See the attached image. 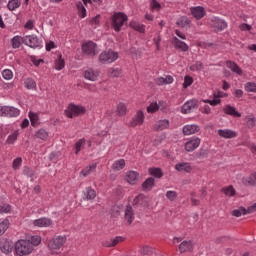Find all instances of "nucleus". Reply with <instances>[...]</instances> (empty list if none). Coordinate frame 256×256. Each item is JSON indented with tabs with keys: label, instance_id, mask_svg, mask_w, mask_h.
<instances>
[{
	"label": "nucleus",
	"instance_id": "39448f33",
	"mask_svg": "<svg viewBox=\"0 0 256 256\" xmlns=\"http://www.w3.org/2000/svg\"><path fill=\"white\" fill-rule=\"evenodd\" d=\"M65 115L69 119H73V117H79V115H85V107L70 104L67 110H65Z\"/></svg>",
	"mask_w": 256,
	"mask_h": 256
},
{
	"label": "nucleus",
	"instance_id": "f257e3e1",
	"mask_svg": "<svg viewBox=\"0 0 256 256\" xmlns=\"http://www.w3.org/2000/svg\"><path fill=\"white\" fill-rule=\"evenodd\" d=\"M127 21H129L127 14L123 12H115L111 16V27L116 33H119L121 31V27H123Z\"/></svg>",
	"mask_w": 256,
	"mask_h": 256
},
{
	"label": "nucleus",
	"instance_id": "a878e982",
	"mask_svg": "<svg viewBox=\"0 0 256 256\" xmlns=\"http://www.w3.org/2000/svg\"><path fill=\"white\" fill-rule=\"evenodd\" d=\"M133 207H147V197L139 194L133 200Z\"/></svg>",
	"mask_w": 256,
	"mask_h": 256
},
{
	"label": "nucleus",
	"instance_id": "6e6d98bb",
	"mask_svg": "<svg viewBox=\"0 0 256 256\" xmlns=\"http://www.w3.org/2000/svg\"><path fill=\"white\" fill-rule=\"evenodd\" d=\"M36 137L38 139H42V141H45L49 137V133L45 129H40L36 132Z\"/></svg>",
	"mask_w": 256,
	"mask_h": 256
},
{
	"label": "nucleus",
	"instance_id": "473e14b6",
	"mask_svg": "<svg viewBox=\"0 0 256 256\" xmlns=\"http://www.w3.org/2000/svg\"><path fill=\"white\" fill-rule=\"evenodd\" d=\"M96 169H97V163L91 164L85 167L84 169H82V171L80 172V175H82L83 177H88V175H91L94 171H96Z\"/></svg>",
	"mask_w": 256,
	"mask_h": 256
},
{
	"label": "nucleus",
	"instance_id": "e433bc0d",
	"mask_svg": "<svg viewBox=\"0 0 256 256\" xmlns=\"http://www.w3.org/2000/svg\"><path fill=\"white\" fill-rule=\"evenodd\" d=\"M29 119L32 127H39V114L30 111Z\"/></svg>",
	"mask_w": 256,
	"mask_h": 256
},
{
	"label": "nucleus",
	"instance_id": "7c9ffc66",
	"mask_svg": "<svg viewBox=\"0 0 256 256\" xmlns=\"http://www.w3.org/2000/svg\"><path fill=\"white\" fill-rule=\"evenodd\" d=\"M223 112L226 114V115H231V117H241V113H239L237 111V109L231 105H226L224 108H223Z\"/></svg>",
	"mask_w": 256,
	"mask_h": 256
},
{
	"label": "nucleus",
	"instance_id": "20e7f679",
	"mask_svg": "<svg viewBox=\"0 0 256 256\" xmlns=\"http://www.w3.org/2000/svg\"><path fill=\"white\" fill-rule=\"evenodd\" d=\"M24 45L30 47L31 49H42L43 40H41L37 35H26L24 36Z\"/></svg>",
	"mask_w": 256,
	"mask_h": 256
},
{
	"label": "nucleus",
	"instance_id": "0e129e2a",
	"mask_svg": "<svg viewBox=\"0 0 256 256\" xmlns=\"http://www.w3.org/2000/svg\"><path fill=\"white\" fill-rule=\"evenodd\" d=\"M178 194L176 191H167L166 192V199H168L169 201H175V199H177Z\"/></svg>",
	"mask_w": 256,
	"mask_h": 256
},
{
	"label": "nucleus",
	"instance_id": "603ef678",
	"mask_svg": "<svg viewBox=\"0 0 256 256\" xmlns=\"http://www.w3.org/2000/svg\"><path fill=\"white\" fill-rule=\"evenodd\" d=\"M21 165H23V158L17 157L13 160L12 168L14 169V171H17L21 169Z\"/></svg>",
	"mask_w": 256,
	"mask_h": 256
},
{
	"label": "nucleus",
	"instance_id": "052dcab7",
	"mask_svg": "<svg viewBox=\"0 0 256 256\" xmlns=\"http://www.w3.org/2000/svg\"><path fill=\"white\" fill-rule=\"evenodd\" d=\"M192 85H193V77L185 76L184 83H183V89H187L188 87H191Z\"/></svg>",
	"mask_w": 256,
	"mask_h": 256
},
{
	"label": "nucleus",
	"instance_id": "680f3d73",
	"mask_svg": "<svg viewBox=\"0 0 256 256\" xmlns=\"http://www.w3.org/2000/svg\"><path fill=\"white\" fill-rule=\"evenodd\" d=\"M2 77L3 79H6V81H9L13 79V72L9 69H5L2 71Z\"/></svg>",
	"mask_w": 256,
	"mask_h": 256
},
{
	"label": "nucleus",
	"instance_id": "f8f14e48",
	"mask_svg": "<svg viewBox=\"0 0 256 256\" xmlns=\"http://www.w3.org/2000/svg\"><path fill=\"white\" fill-rule=\"evenodd\" d=\"M190 13L194 18H196L197 21H201V19L207 15V12L203 6L191 7Z\"/></svg>",
	"mask_w": 256,
	"mask_h": 256
},
{
	"label": "nucleus",
	"instance_id": "f704fd0d",
	"mask_svg": "<svg viewBox=\"0 0 256 256\" xmlns=\"http://www.w3.org/2000/svg\"><path fill=\"white\" fill-rule=\"evenodd\" d=\"M213 27L215 31H224V29H227V22L221 19L215 20Z\"/></svg>",
	"mask_w": 256,
	"mask_h": 256
},
{
	"label": "nucleus",
	"instance_id": "3c124183",
	"mask_svg": "<svg viewBox=\"0 0 256 256\" xmlns=\"http://www.w3.org/2000/svg\"><path fill=\"white\" fill-rule=\"evenodd\" d=\"M190 71H203L204 65L201 61H196L189 67Z\"/></svg>",
	"mask_w": 256,
	"mask_h": 256
},
{
	"label": "nucleus",
	"instance_id": "dca6fc26",
	"mask_svg": "<svg viewBox=\"0 0 256 256\" xmlns=\"http://www.w3.org/2000/svg\"><path fill=\"white\" fill-rule=\"evenodd\" d=\"M82 195L84 201H93L97 197V191L93 187L88 186L83 190Z\"/></svg>",
	"mask_w": 256,
	"mask_h": 256
},
{
	"label": "nucleus",
	"instance_id": "4c0bfd02",
	"mask_svg": "<svg viewBox=\"0 0 256 256\" xmlns=\"http://www.w3.org/2000/svg\"><path fill=\"white\" fill-rule=\"evenodd\" d=\"M221 192L224 193V195H227L228 197H235V195L237 193V191L235 190L233 185L222 188Z\"/></svg>",
	"mask_w": 256,
	"mask_h": 256
},
{
	"label": "nucleus",
	"instance_id": "c85d7f7f",
	"mask_svg": "<svg viewBox=\"0 0 256 256\" xmlns=\"http://www.w3.org/2000/svg\"><path fill=\"white\" fill-rule=\"evenodd\" d=\"M52 223L51 219L45 217L33 221L34 227H51Z\"/></svg>",
	"mask_w": 256,
	"mask_h": 256
},
{
	"label": "nucleus",
	"instance_id": "49530a36",
	"mask_svg": "<svg viewBox=\"0 0 256 256\" xmlns=\"http://www.w3.org/2000/svg\"><path fill=\"white\" fill-rule=\"evenodd\" d=\"M117 113L120 117L127 115V106L125 105V103L120 102L117 105Z\"/></svg>",
	"mask_w": 256,
	"mask_h": 256
},
{
	"label": "nucleus",
	"instance_id": "2f4dec72",
	"mask_svg": "<svg viewBox=\"0 0 256 256\" xmlns=\"http://www.w3.org/2000/svg\"><path fill=\"white\" fill-rule=\"evenodd\" d=\"M129 27L131 29H134V31H137L138 33H145V24H141L135 20H132L130 23H129Z\"/></svg>",
	"mask_w": 256,
	"mask_h": 256
},
{
	"label": "nucleus",
	"instance_id": "c03bdc74",
	"mask_svg": "<svg viewBox=\"0 0 256 256\" xmlns=\"http://www.w3.org/2000/svg\"><path fill=\"white\" fill-rule=\"evenodd\" d=\"M149 174L156 179H161L163 177V170L161 168H149Z\"/></svg>",
	"mask_w": 256,
	"mask_h": 256
},
{
	"label": "nucleus",
	"instance_id": "4be33fe9",
	"mask_svg": "<svg viewBox=\"0 0 256 256\" xmlns=\"http://www.w3.org/2000/svg\"><path fill=\"white\" fill-rule=\"evenodd\" d=\"M99 77V70H94L93 68H89L84 71V78L88 81H97Z\"/></svg>",
	"mask_w": 256,
	"mask_h": 256
},
{
	"label": "nucleus",
	"instance_id": "f3484780",
	"mask_svg": "<svg viewBox=\"0 0 256 256\" xmlns=\"http://www.w3.org/2000/svg\"><path fill=\"white\" fill-rule=\"evenodd\" d=\"M172 45L175 49L183 51L184 53L189 51V45H187V43H185L184 41L179 40L177 36H174L172 38Z\"/></svg>",
	"mask_w": 256,
	"mask_h": 256
},
{
	"label": "nucleus",
	"instance_id": "393cba45",
	"mask_svg": "<svg viewBox=\"0 0 256 256\" xmlns=\"http://www.w3.org/2000/svg\"><path fill=\"white\" fill-rule=\"evenodd\" d=\"M124 219L127 221L128 225H131L135 220V213L133 212V207L131 205L126 206Z\"/></svg>",
	"mask_w": 256,
	"mask_h": 256
},
{
	"label": "nucleus",
	"instance_id": "ddd939ff",
	"mask_svg": "<svg viewBox=\"0 0 256 256\" xmlns=\"http://www.w3.org/2000/svg\"><path fill=\"white\" fill-rule=\"evenodd\" d=\"M0 251L5 255H9L13 251V242L7 238H0Z\"/></svg>",
	"mask_w": 256,
	"mask_h": 256
},
{
	"label": "nucleus",
	"instance_id": "a18cd8bd",
	"mask_svg": "<svg viewBox=\"0 0 256 256\" xmlns=\"http://www.w3.org/2000/svg\"><path fill=\"white\" fill-rule=\"evenodd\" d=\"M26 89H37V82L33 78H26L24 81Z\"/></svg>",
	"mask_w": 256,
	"mask_h": 256
},
{
	"label": "nucleus",
	"instance_id": "de8ad7c7",
	"mask_svg": "<svg viewBox=\"0 0 256 256\" xmlns=\"http://www.w3.org/2000/svg\"><path fill=\"white\" fill-rule=\"evenodd\" d=\"M19 137V131H14L12 134H10L6 140V143L8 145H13L17 141V138Z\"/></svg>",
	"mask_w": 256,
	"mask_h": 256
},
{
	"label": "nucleus",
	"instance_id": "2eb2a0df",
	"mask_svg": "<svg viewBox=\"0 0 256 256\" xmlns=\"http://www.w3.org/2000/svg\"><path fill=\"white\" fill-rule=\"evenodd\" d=\"M201 131V127L197 124H187L182 128L183 135H195V133H199Z\"/></svg>",
	"mask_w": 256,
	"mask_h": 256
},
{
	"label": "nucleus",
	"instance_id": "864d4df0",
	"mask_svg": "<svg viewBox=\"0 0 256 256\" xmlns=\"http://www.w3.org/2000/svg\"><path fill=\"white\" fill-rule=\"evenodd\" d=\"M233 217H241L242 215H247V209L245 207H240L232 211Z\"/></svg>",
	"mask_w": 256,
	"mask_h": 256
},
{
	"label": "nucleus",
	"instance_id": "b1692460",
	"mask_svg": "<svg viewBox=\"0 0 256 256\" xmlns=\"http://www.w3.org/2000/svg\"><path fill=\"white\" fill-rule=\"evenodd\" d=\"M125 239L121 236H116L113 239L105 240L102 242L103 247H116V245H119V243H123Z\"/></svg>",
	"mask_w": 256,
	"mask_h": 256
},
{
	"label": "nucleus",
	"instance_id": "5701e85b",
	"mask_svg": "<svg viewBox=\"0 0 256 256\" xmlns=\"http://www.w3.org/2000/svg\"><path fill=\"white\" fill-rule=\"evenodd\" d=\"M12 49H19L21 45H25V36L16 35L11 41Z\"/></svg>",
	"mask_w": 256,
	"mask_h": 256
},
{
	"label": "nucleus",
	"instance_id": "f03ea898",
	"mask_svg": "<svg viewBox=\"0 0 256 256\" xmlns=\"http://www.w3.org/2000/svg\"><path fill=\"white\" fill-rule=\"evenodd\" d=\"M15 253L19 256L31 255L33 253V247L29 240H18L15 243Z\"/></svg>",
	"mask_w": 256,
	"mask_h": 256
},
{
	"label": "nucleus",
	"instance_id": "0eeeda50",
	"mask_svg": "<svg viewBox=\"0 0 256 256\" xmlns=\"http://www.w3.org/2000/svg\"><path fill=\"white\" fill-rule=\"evenodd\" d=\"M82 53L88 57H95L97 55V43L88 41L82 44Z\"/></svg>",
	"mask_w": 256,
	"mask_h": 256
},
{
	"label": "nucleus",
	"instance_id": "7ed1b4c3",
	"mask_svg": "<svg viewBox=\"0 0 256 256\" xmlns=\"http://www.w3.org/2000/svg\"><path fill=\"white\" fill-rule=\"evenodd\" d=\"M119 59V53L113 51L112 49L101 52L98 61L102 65H109L110 63H115Z\"/></svg>",
	"mask_w": 256,
	"mask_h": 256
},
{
	"label": "nucleus",
	"instance_id": "69168bd1",
	"mask_svg": "<svg viewBox=\"0 0 256 256\" xmlns=\"http://www.w3.org/2000/svg\"><path fill=\"white\" fill-rule=\"evenodd\" d=\"M30 243L32 247H37L41 245V237L40 236H32L30 239Z\"/></svg>",
	"mask_w": 256,
	"mask_h": 256
},
{
	"label": "nucleus",
	"instance_id": "aec40b11",
	"mask_svg": "<svg viewBox=\"0 0 256 256\" xmlns=\"http://www.w3.org/2000/svg\"><path fill=\"white\" fill-rule=\"evenodd\" d=\"M175 169L179 173H182V171H184V173H191V171H193V166H191V163L189 162H180L175 165Z\"/></svg>",
	"mask_w": 256,
	"mask_h": 256
},
{
	"label": "nucleus",
	"instance_id": "79ce46f5",
	"mask_svg": "<svg viewBox=\"0 0 256 256\" xmlns=\"http://www.w3.org/2000/svg\"><path fill=\"white\" fill-rule=\"evenodd\" d=\"M11 225V223L9 222V219H4L1 223H0V237L5 235V232L7 231V229H9V226Z\"/></svg>",
	"mask_w": 256,
	"mask_h": 256
},
{
	"label": "nucleus",
	"instance_id": "412c9836",
	"mask_svg": "<svg viewBox=\"0 0 256 256\" xmlns=\"http://www.w3.org/2000/svg\"><path fill=\"white\" fill-rule=\"evenodd\" d=\"M219 137H222V139H235L237 137V132L231 130V129H220L218 130Z\"/></svg>",
	"mask_w": 256,
	"mask_h": 256
},
{
	"label": "nucleus",
	"instance_id": "e2e57ef3",
	"mask_svg": "<svg viewBox=\"0 0 256 256\" xmlns=\"http://www.w3.org/2000/svg\"><path fill=\"white\" fill-rule=\"evenodd\" d=\"M158 109H159V104H157V102L151 103L147 107V113H157Z\"/></svg>",
	"mask_w": 256,
	"mask_h": 256
},
{
	"label": "nucleus",
	"instance_id": "6e6552de",
	"mask_svg": "<svg viewBox=\"0 0 256 256\" xmlns=\"http://www.w3.org/2000/svg\"><path fill=\"white\" fill-rule=\"evenodd\" d=\"M65 243H67L66 236H57L48 242V247L51 251H55L61 249Z\"/></svg>",
	"mask_w": 256,
	"mask_h": 256
},
{
	"label": "nucleus",
	"instance_id": "a211bd4d",
	"mask_svg": "<svg viewBox=\"0 0 256 256\" xmlns=\"http://www.w3.org/2000/svg\"><path fill=\"white\" fill-rule=\"evenodd\" d=\"M171 123L168 119L158 120L152 127L153 131H165V129H169Z\"/></svg>",
	"mask_w": 256,
	"mask_h": 256
},
{
	"label": "nucleus",
	"instance_id": "774afa93",
	"mask_svg": "<svg viewBox=\"0 0 256 256\" xmlns=\"http://www.w3.org/2000/svg\"><path fill=\"white\" fill-rule=\"evenodd\" d=\"M100 19H101V15L98 14L95 17L91 18L89 23L90 25H99V23H101Z\"/></svg>",
	"mask_w": 256,
	"mask_h": 256
},
{
	"label": "nucleus",
	"instance_id": "8fccbe9b",
	"mask_svg": "<svg viewBox=\"0 0 256 256\" xmlns=\"http://www.w3.org/2000/svg\"><path fill=\"white\" fill-rule=\"evenodd\" d=\"M23 175L29 177L30 179H33V177H35V170H33V168L29 166H24Z\"/></svg>",
	"mask_w": 256,
	"mask_h": 256
},
{
	"label": "nucleus",
	"instance_id": "bf43d9fd",
	"mask_svg": "<svg viewBox=\"0 0 256 256\" xmlns=\"http://www.w3.org/2000/svg\"><path fill=\"white\" fill-rule=\"evenodd\" d=\"M141 255H147V256H152L153 255V248L149 246H144L140 250Z\"/></svg>",
	"mask_w": 256,
	"mask_h": 256
},
{
	"label": "nucleus",
	"instance_id": "6ab92c4d",
	"mask_svg": "<svg viewBox=\"0 0 256 256\" xmlns=\"http://www.w3.org/2000/svg\"><path fill=\"white\" fill-rule=\"evenodd\" d=\"M226 67L228 69H230V71H232V73H236V75H240V76L243 75V69H241V67H239L237 62H235L233 60H227Z\"/></svg>",
	"mask_w": 256,
	"mask_h": 256
},
{
	"label": "nucleus",
	"instance_id": "13d9d810",
	"mask_svg": "<svg viewBox=\"0 0 256 256\" xmlns=\"http://www.w3.org/2000/svg\"><path fill=\"white\" fill-rule=\"evenodd\" d=\"M83 145H85V138H82L75 143V155H79V153L81 152V147H83Z\"/></svg>",
	"mask_w": 256,
	"mask_h": 256
},
{
	"label": "nucleus",
	"instance_id": "a19ab883",
	"mask_svg": "<svg viewBox=\"0 0 256 256\" xmlns=\"http://www.w3.org/2000/svg\"><path fill=\"white\" fill-rule=\"evenodd\" d=\"M202 103H208L212 107H217V105H221V100L217 97V94L214 93V99H202Z\"/></svg>",
	"mask_w": 256,
	"mask_h": 256
},
{
	"label": "nucleus",
	"instance_id": "37998d69",
	"mask_svg": "<svg viewBox=\"0 0 256 256\" xmlns=\"http://www.w3.org/2000/svg\"><path fill=\"white\" fill-rule=\"evenodd\" d=\"M55 69L57 71H61L62 69H65V60L63 59V55H59L58 59L55 61Z\"/></svg>",
	"mask_w": 256,
	"mask_h": 256
},
{
	"label": "nucleus",
	"instance_id": "72a5a7b5",
	"mask_svg": "<svg viewBox=\"0 0 256 256\" xmlns=\"http://www.w3.org/2000/svg\"><path fill=\"white\" fill-rule=\"evenodd\" d=\"M176 25L178 27H182V29L189 27L191 25V19H189L187 16H182L176 21Z\"/></svg>",
	"mask_w": 256,
	"mask_h": 256
},
{
	"label": "nucleus",
	"instance_id": "c9c22d12",
	"mask_svg": "<svg viewBox=\"0 0 256 256\" xmlns=\"http://www.w3.org/2000/svg\"><path fill=\"white\" fill-rule=\"evenodd\" d=\"M21 7V0H9L7 4V9L9 11H15L16 9H19Z\"/></svg>",
	"mask_w": 256,
	"mask_h": 256
},
{
	"label": "nucleus",
	"instance_id": "4d7b16f0",
	"mask_svg": "<svg viewBox=\"0 0 256 256\" xmlns=\"http://www.w3.org/2000/svg\"><path fill=\"white\" fill-rule=\"evenodd\" d=\"M3 213H11V205L0 203V215H3Z\"/></svg>",
	"mask_w": 256,
	"mask_h": 256
},
{
	"label": "nucleus",
	"instance_id": "bb28decb",
	"mask_svg": "<svg viewBox=\"0 0 256 256\" xmlns=\"http://www.w3.org/2000/svg\"><path fill=\"white\" fill-rule=\"evenodd\" d=\"M126 181L130 185H136L139 181V174L137 171H128L126 174Z\"/></svg>",
	"mask_w": 256,
	"mask_h": 256
},
{
	"label": "nucleus",
	"instance_id": "1a4fd4ad",
	"mask_svg": "<svg viewBox=\"0 0 256 256\" xmlns=\"http://www.w3.org/2000/svg\"><path fill=\"white\" fill-rule=\"evenodd\" d=\"M199 145H201V138L193 136L185 142L184 149L187 153H193Z\"/></svg>",
	"mask_w": 256,
	"mask_h": 256
},
{
	"label": "nucleus",
	"instance_id": "09e8293b",
	"mask_svg": "<svg viewBox=\"0 0 256 256\" xmlns=\"http://www.w3.org/2000/svg\"><path fill=\"white\" fill-rule=\"evenodd\" d=\"M123 73L121 68H109L108 75L109 77H119Z\"/></svg>",
	"mask_w": 256,
	"mask_h": 256
},
{
	"label": "nucleus",
	"instance_id": "58836bf2",
	"mask_svg": "<svg viewBox=\"0 0 256 256\" xmlns=\"http://www.w3.org/2000/svg\"><path fill=\"white\" fill-rule=\"evenodd\" d=\"M112 169H114V171H121V170L125 169V159L116 160L112 164Z\"/></svg>",
	"mask_w": 256,
	"mask_h": 256
},
{
	"label": "nucleus",
	"instance_id": "423d86ee",
	"mask_svg": "<svg viewBox=\"0 0 256 256\" xmlns=\"http://www.w3.org/2000/svg\"><path fill=\"white\" fill-rule=\"evenodd\" d=\"M21 110L13 106H0V117H19Z\"/></svg>",
	"mask_w": 256,
	"mask_h": 256
},
{
	"label": "nucleus",
	"instance_id": "ea45409f",
	"mask_svg": "<svg viewBox=\"0 0 256 256\" xmlns=\"http://www.w3.org/2000/svg\"><path fill=\"white\" fill-rule=\"evenodd\" d=\"M77 10H78V15L81 19H85L87 17V9H85V6H83L82 2H78L76 4Z\"/></svg>",
	"mask_w": 256,
	"mask_h": 256
},
{
	"label": "nucleus",
	"instance_id": "338daca9",
	"mask_svg": "<svg viewBox=\"0 0 256 256\" xmlns=\"http://www.w3.org/2000/svg\"><path fill=\"white\" fill-rule=\"evenodd\" d=\"M150 9H152V11H159L161 9V4L157 0H151Z\"/></svg>",
	"mask_w": 256,
	"mask_h": 256
},
{
	"label": "nucleus",
	"instance_id": "c756f323",
	"mask_svg": "<svg viewBox=\"0 0 256 256\" xmlns=\"http://www.w3.org/2000/svg\"><path fill=\"white\" fill-rule=\"evenodd\" d=\"M155 187V178L149 177L142 183V191H151Z\"/></svg>",
	"mask_w": 256,
	"mask_h": 256
},
{
	"label": "nucleus",
	"instance_id": "9d476101",
	"mask_svg": "<svg viewBox=\"0 0 256 256\" xmlns=\"http://www.w3.org/2000/svg\"><path fill=\"white\" fill-rule=\"evenodd\" d=\"M199 108V101L197 99L188 100L186 103L183 104L181 107V113L187 115L193 111V109Z\"/></svg>",
	"mask_w": 256,
	"mask_h": 256
},
{
	"label": "nucleus",
	"instance_id": "cd10ccee",
	"mask_svg": "<svg viewBox=\"0 0 256 256\" xmlns=\"http://www.w3.org/2000/svg\"><path fill=\"white\" fill-rule=\"evenodd\" d=\"M243 185L246 187H256V172L251 173L248 177L242 179Z\"/></svg>",
	"mask_w": 256,
	"mask_h": 256
},
{
	"label": "nucleus",
	"instance_id": "5fc2aeb1",
	"mask_svg": "<svg viewBox=\"0 0 256 256\" xmlns=\"http://www.w3.org/2000/svg\"><path fill=\"white\" fill-rule=\"evenodd\" d=\"M245 91H247V93H256V83L255 82H247L245 84Z\"/></svg>",
	"mask_w": 256,
	"mask_h": 256
},
{
	"label": "nucleus",
	"instance_id": "4468645a",
	"mask_svg": "<svg viewBox=\"0 0 256 256\" xmlns=\"http://www.w3.org/2000/svg\"><path fill=\"white\" fill-rule=\"evenodd\" d=\"M178 249L181 254L193 253V249H195V247L193 246V241L184 240L179 244Z\"/></svg>",
	"mask_w": 256,
	"mask_h": 256
},
{
	"label": "nucleus",
	"instance_id": "9b49d317",
	"mask_svg": "<svg viewBox=\"0 0 256 256\" xmlns=\"http://www.w3.org/2000/svg\"><path fill=\"white\" fill-rule=\"evenodd\" d=\"M145 123V114L142 110H138L134 117L129 122V127H137Z\"/></svg>",
	"mask_w": 256,
	"mask_h": 256
}]
</instances>
